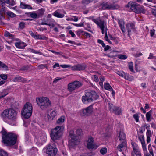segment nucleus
I'll use <instances>...</instances> for the list:
<instances>
[{
  "label": "nucleus",
  "instance_id": "nucleus-1",
  "mask_svg": "<svg viewBox=\"0 0 156 156\" xmlns=\"http://www.w3.org/2000/svg\"><path fill=\"white\" fill-rule=\"evenodd\" d=\"M1 133L3 143L9 146L13 145L16 144L17 139V135L16 134L12 132L7 133L4 128L2 129Z\"/></svg>",
  "mask_w": 156,
  "mask_h": 156
},
{
  "label": "nucleus",
  "instance_id": "nucleus-2",
  "mask_svg": "<svg viewBox=\"0 0 156 156\" xmlns=\"http://www.w3.org/2000/svg\"><path fill=\"white\" fill-rule=\"evenodd\" d=\"M99 95L94 90H87L85 91V95L83 96L82 100L84 103L91 102L98 98Z\"/></svg>",
  "mask_w": 156,
  "mask_h": 156
},
{
  "label": "nucleus",
  "instance_id": "nucleus-3",
  "mask_svg": "<svg viewBox=\"0 0 156 156\" xmlns=\"http://www.w3.org/2000/svg\"><path fill=\"white\" fill-rule=\"evenodd\" d=\"M17 113L12 109H7L4 110L1 113V117L3 120L8 119L12 121L16 120Z\"/></svg>",
  "mask_w": 156,
  "mask_h": 156
},
{
  "label": "nucleus",
  "instance_id": "nucleus-4",
  "mask_svg": "<svg viewBox=\"0 0 156 156\" xmlns=\"http://www.w3.org/2000/svg\"><path fill=\"white\" fill-rule=\"evenodd\" d=\"M36 101L37 104L42 110H46L51 106V102L47 97H42L37 98Z\"/></svg>",
  "mask_w": 156,
  "mask_h": 156
},
{
  "label": "nucleus",
  "instance_id": "nucleus-5",
  "mask_svg": "<svg viewBox=\"0 0 156 156\" xmlns=\"http://www.w3.org/2000/svg\"><path fill=\"white\" fill-rule=\"evenodd\" d=\"M64 127L62 126H57L51 130L50 136L51 139L55 140L58 139L61 136Z\"/></svg>",
  "mask_w": 156,
  "mask_h": 156
},
{
  "label": "nucleus",
  "instance_id": "nucleus-6",
  "mask_svg": "<svg viewBox=\"0 0 156 156\" xmlns=\"http://www.w3.org/2000/svg\"><path fill=\"white\" fill-rule=\"evenodd\" d=\"M32 105L30 103H27L21 111L22 115L26 119L29 118L32 115Z\"/></svg>",
  "mask_w": 156,
  "mask_h": 156
},
{
  "label": "nucleus",
  "instance_id": "nucleus-7",
  "mask_svg": "<svg viewBox=\"0 0 156 156\" xmlns=\"http://www.w3.org/2000/svg\"><path fill=\"white\" fill-rule=\"evenodd\" d=\"M78 140V136L74 134V131L73 130H70L69 131V145L73 146L78 144L79 143Z\"/></svg>",
  "mask_w": 156,
  "mask_h": 156
},
{
  "label": "nucleus",
  "instance_id": "nucleus-8",
  "mask_svg": "<svg viewBox=\"0 0 156 156\" xmlns=\"http://www.w3.org/2000/svg\"><path fill=\"white\" fill-rule=\"evenodd\" d=\"M83 85L82 83L77 80L69 83L68 85L67 89L69 92H72L81 87Z\"/></svg>",
  "mask_w": 156,
  "mask_h": 156
},
{
  "label": "nucleus",
  "instance_id": "nucleus-9",
  "mask_svg": "<svg viewBox=\"0 0 156 156\" xmlns=\"http://www.w3.org/2000/svg\"><path fill=\"white\" fill-rule=\"evenodd\" d=\"M57 152V149L55 145L50 144L48 146L46 153L48 156H55Z\"/></svg>",
  "mask_w": 156,
  "mask_h": 156
},
{
  "label": "nucleus",
  "instance_id": "nucleus-10",
  "mask_svg": "<svg viewBox=\"0 0 156 156\" xmlns=\"http://www.w3.org/2000/svg\"><path fill=\"white\" fill-rule=\"evenodd\" d=\"M101 6L103 10H113L119 8V6L117 4H109L108 3H102L101 5Z\"/></svg>",
  "mask_w": 156,
  "mask_h": 156
},
{
  "label": "nucleus",
  "instance_id": "nucleus-11",
  "mask_svg": "<svg viewBox=\"0 0 156 156\" xmlns=\"http://www.w3.org/2000/svg\"><path fill=\"white\" fill-rule=\"evenodd\" d=\"M94 22L99 27L101 30L103 34L105 33V31H107L106 23L103 20H93Z\"/></svg>",
  "mask_w": 156,
  "mask_h": 156
},
{
  "label": "nucleus",
  "instance_id": "nucleus-12",
  "mask_svg": "<svg viewBox=\"0 0 156 156\" xmlns=\"http://www.w3.org/2000/svg\"><path fill=\"white\" fill-rule=\"evenodd\" d=\"M109 108L111 112L115 114L119 115L121 114V109L112 104L109 103Z\"/></svg>",
  "mask_w": 156,
  "mask_h": 156
},
{
  "label": "nucleus",
  "instance_id": "nucleus-13",
  "mask_svg": "<svg viewBox=\"0 0 156 156\" xmlns=\"http://www.w3.org/2000/svg\"><path fill=\"white\" fill-rule=\"evenodd\" d=\"M94 139L92 137L90 136L89 137L87 145V147L88 149L91 150L96 149L98 147V146L94 144Z\"/></svg>",
  "mask_w": 156,
  "mask_h": 156
},
{
  "label": "nucleus",
  "instance_id": "nucleus-14",
  "mask_svg": "<svg viewBox=\"0 0 156 156\" xmlns=\"http://www.w3.org/2000/svg\"><path fill=\"white\" fill-rule=\"evenodd\" d=\"M126 26L128 32V35L130 37L132 30L135 31L136 30L135 24L133 23H128L126 25Z\"/></svg>",
  "mask_w": 156,
  "mask_h": 156
},
{
  "label": "nucleus",
  "instance_id": "nucleus-15",
  "mask_svg": "<svg viewBox=\"0 0 156 156\" xmlns=\"http://www.w3.org/2000/svg\"><path fill=\"white\" fill-rule=\"evenodd\" d=\"M138 5L135 2H130L127 4L126 7L136 13Z\"/></svg>",
  "mask_w": 156,
  "mask_h": 156
},
{
  "label": "nucleus",
  "instance_id": "nucleus-16",
  "mask_svg": "<svg viewBox=\"0 0 156 156\" xmlns=\"http://www.w3.org/2000/svg\"><path fill=\"white\" fill-rule=\"evenodd\" d=\"M93 111V105H91L83 109V112L84 115L87 116L91 114Z\"/></svg>",
  "mask_w": 156,
  "mask_h": 156
},
{
  "label": "nucleus",
  "instance_id": "nucleus-17",
  "mask_svg": "<svg viewBox=\"0 0 156 156\" xmlns=\"http://www.w3.org/2000/svg\"><path fill=\"white\" fill-rule=\"evenodd\" d=\"M14 82H22L23 83L27 82V81L26 79L22 77L19 75H17L15 77L13 80Z\"/></svg>",
  "mask_w": 156,
  "mask_h": 156
},
{
  "label": "nucleus",
  "instance_id": "nucleus-18",
  "mask_svg": "<svg viewBox=\"0 0 156 156\" xmlns=\"http://www.w3.org/2000/svg\"><path fill=\"white\" fill-rule=\"evenodd\" d=\"M117 73L121 76L124 77L125 79L130 80L131 79L132 77L129 75L127 73H125L123 72H121L118 71L117 72Z\"/></svg>",
  "mask_w": 156,
  "mask_h": 156
},
{
  "label": "nucleus",
  "instance_id": "nucleus-19",
  "mask_svg": "<svg viewBox=\"0 0 156 156\" xmlns=\"http://www.w3.org/2000/svg\"><path fill=\"white\" fill-rule=\"evenodd\" d=\"M86 67V65L85 64H78L75 65L73 66V68L74 69L81 71L84 70Z\"/></svg>",
  "mask_w": 156,
  "mask_h": 156
},
{
  "label": "nucleus",
  "instance_id": "nucleus-20",
  "mask_svg": "<svg viewBox=\"0 0 156 156\" xmlns=\"http://www.w3.org/2000/svg\"><path fill=\"white\" fill-rule=\"evenodd\" d=\"M146 11V10L143 6L140 5L138 4L136 13H142L144 14L145 13Z\"/></svg>",
  "mask_w": 156,
  "mask_h": 156
},
{
  "label": "nucleus",
  "instance_id": "nucleus-21",
  "mask_svg": "<svg viewBox=\"0 0 156 156\" xmlns=\"http://www.w3.org/2000/svg\"><path fill=\"white\" fill-rule=\"evenodd\" d=\"M15 45L17 48L23 49L26 46V44L24 42L20 41L16 42Z\"/></svg>",
  "mask_w": 156,
  "mask_h": 156
},
{
  "label": "nucleus",
  "instance_id": "nucleus-22",
  "mask_svg": "<svg viewBox=\"0 0 156 156\" xmlns=\"http://www.w3.org/2000/svg\"><path fill=\"white\" fill-rule=\"evenodd\" d=\"M20 7L22 9H32L33 8L30 5L21 2L20 3Z\"/></svg>",
  "mask_w": 156,
  "mask_h": 156
},
{
  "label": "nucleus",
  "instance_id": "nucleus-23",
  "mask_svg": "<svg viewBox=\"0 0 156 156\" xmlns=\"http://www.w3.org/2000/svg\"><path fill=\"white\" fill-rule=\"evenodd\" d=\"M119 24L120 26L121 29L123 33H124L125 31V28H124V24L125 23L123 20H119Z\"/></svg>",
  "mask_w": 156,
  "mask_h": 156
},
{
  "label": "nucleus",
  "instance_id": "nucleus-24",
  "mask_svg": "<svg viewBox=\"0 0 156 156\" xmlns=\"http://www.w3.org/2000/svg\"><path fill=\"white\" fill-rule=\"evenodd\" d=\"M8 94V89H4L2 92H0V99L7 95Z\"/></svg>",
  "mask_w": 156,
  "mask_h": 156
},
{
  "label": "nucleus",
  "instance_id": "nucleus-25",
  "mask_svg": "<svg viewBox=\"0 0 156 156\" xmlns=\"http://www.w3.org/2000/svg\"><path fill=\"white\" fill-rule=\"evenodd\" d=\"M119 137L120 140H123L124 141H125V140L126 138L125 135L121 131H120L119 133Z\"/></svg>",
  "mask_w": 156,
  "mask_h": 156
},
{
  "label": "nucleus",
  "instance_id": "nucleus-26",
  "mask_svg": "<svg viewBox=\"0 0 156 156\" xmlns=\"http://www.w3.org/2000/svg\"><path fill=\"white\" fill-rule=\"evenodd\" d=\"M155 148V147L154 146H152L151 147L150 144H149L148 146V149L150 154H151L152 156H154V154L153 153V149Z\"/></svg>",
  "mask_w": 156,
  "mask_h": 156
},
{
  "label": "nucleus",
  "instance_id": "nucleus-27",
  "mask_svg": "<svg viewBox=\"0 0 156 156\" xmlns=\"http://www.w3.org/2000/svg\"><path fill=\"white\" fill-rule=\"evenodd\" d=\"M152 112V111L151 109L146 114V119L148 122H150L151 120V117Z\"/></svg>",
  "mask_w": 156,
  "mask_h": 156
},
{
  "label": "nucleus",
  "instance_id": "nucleus-28",
  "mask_svg": "<svg viewBox=\"0 0 156 156\" xmlns=\"http://www.w3.org/2000/svg\"><path fill=\"white\" fill-rule=\"evenodd\" d=\"M38 18L43 15L44 12V10L43 9H41L36 12Z\"/></svg>",
  "mask_w": 156,
  "mask_h": 156
},
{
  "label": "nucleus",
  "instance_id": "nucleus-29",
  "mask_svg": "<svg viewBox=\"0 0 156 156\" xmlns=\"http://www.w3.org/2000/svg\"><path fill=\"white\" fill-rule=\"evenodd\" d=\"M126 145L125 141H123L122 143L117 147V149L119 150V151L121 152L122 150L121 149L123 148Z\"/></svg>",
  "mask_w": 156,
  "mask_h": 156
},
{
  "label": "nucleus",
  "instance_id": "nucleus-30",
  "mask_svg": "<svg viewBox=\"0 0 156 156\" xmlns=\"http://www.w3.org/2000/svg\"><path fill=\"white\" fill-rule=\"evenodd\" d=\"M65 120V116H61L57 121L56 123L58 124H60L63 123Z\"/></svg>",
  "mask_w": 156,
  "mask_h": 156
},
{
  "label": "nucleus",
  "instance_id": "nucleus-31",
  "mask_svg": "<svg viewBox=\"0 0 156 156\" xmlns=\"http://www.w3.org/2000/svg\"><path fill=\"white\" fill-rule=\"evenodd\" d=\"M6 14L8 17L13 18L16 16V15L11 11L7 12Z\"/></svg>",
  "mask_w": 156,
  "mask_h": 156
},
{
  "label": "nucleus",
  "instance_id": "nucleus-32",
  "mask_svg": "<svg viewBox=\"0 0 156 156\" xmlns=\"http://www.w3.org/2000/svg\"><path fill=\"white\" fill-rule=\"evenodd\" d=\"M30 14V17L33 19L38 18L36 12H31L29 13Z\"/></svg>",
  "mask_w": 156,
  "mask_h": 156
},
{
  "label": "nucleus",
  "instance_id": "nucleus-33",
  "mask_svg": "<svg viewBox=\"0 0 156 156\" xmlns=\"http://www.w3.org/2000/svg\"><path fill=\"white\" fill-rule=\"evenodd\" d=\"M54 15L56 17L59 18H62L64 16L63 14H61L58 11H56L54 12Z\"/></svg>",
  "mask_w": 156,
  "mask_h": 156
},
{
  "label": "nucleus",
  "instance_id": "nucleus-34",
  "mask_svg": "<svg viewBox=\"0 0 156 156\" xmlns=\"http://www.w3.org/2000/svg\"><path fill=\"white\" fill-rule=\"evenodd\" d=\"M104 87L105 89L109 91H110L111 89H112V88L110 85L108 83H105Z\"/></svg>",
  "mask_w": 156,
  "mask_h": 156
},
{
  "label": "nucleus",
  "instance_id": "nucleus-35",
  "mask_svg": "<svg viewBox=\"0 0 156 156\" xmlns=\"http://www.w3.org/2000/svg\"><path fill=\"white\" fill-rule=\"evenodd\" d=\"M131 144L133 148V151L139 149L138 146L136 143L132 142Z\"/></svg>",
  "mask_w": 156,
  "mask_h": 156
},
{
  "label": "nucleus",
  "instance_id": "nucleus-36",
  "mask_svg": "<svg viewBox=\"0 0 156 156\" xmlns=\"http://www.w3.org/2000/svg\"><path fill=\"white\" fill-rule=\"evenodd\" d=\"M5 2L11 6H13L15 4V2L13 0H6Z\"/></svg>",
  "mask_w": 156,
  "mask_h": 156
},
{
  "label": "nucleus",
  "instance_id": "nucleus-37",
  "mask_svg": "<svg viewBox=\"0 0 156 156\" xmlns=\"http://www.w3.org/2000/svg\"><path fill=\"white\" fill-rule=\"evenodd\" d=\"M1 67L4 68L5 70H8V68L7 66L0 61V68Z\"/></svg>",
  "mask_w": 156,
  "mask_h": 156
},
{
  "label": "nucleus",
  "instance_id": "nucleus-38",
  "mask_svg": "<svg viewBox=\"0 0 156 156\" xmlns=\"http://www.w3.org/2000/svg\"><path fill=\"white\" fill-rule=\"evenodd\" d=\"M57 115L56 112L54 110L52 111L48 115V116L51 118H53Z\"/></svg>",
  "mask_w": 156,
  "mask_h": 156
},
{
  "label": "nucleus",
  "instance_id": "nucleus-39",
  "mask_svg": "<svg viewBox=\"0 0 156 156\" xmlns=\"http://www.w3.org/2000/svg\"><path fill=\"white\" fill-rule=\"evenodd\" d=\"M0 156H8L7 153L2 149L0 150Z\"/></svg>",
  "mask_w": 156,
  "mask_h": 156
},
{
  "label": "nucleus",
  "instance_id": "nucleus-40",
  "mask_svg": "<svg viewBox=\"0 0 156 156\" xmlns=\"http://www.w3.org/2000/svg\"><path fill=\"white\" fill-rule=\"evenodd\" d=\"M129 69L130 71L132 72H134V70L133 68V63L132 62H129L128 64Z\"/></svg>",
  "mask_w": 156,
  "mask_h": 156
},
{
  "label": "nucleus",
  "instance_id": "nucleus-41",
  "mask_svg": "<svg viewBox=\"0 0 156 156\" xmlns=\"http://www.w3.org/2000/svg\"><path fill=\"white\" fill-rule=\"evenodd\" d=\"M127 56L125 55L120 54L118 55V58L120 59H126L127 58Z\"/></svg>",
  "mask_w": 156,
  "mask_h": 156
},
{
  "label": "nucleus",
  "instance_id": "nucleus-42",
  "mask_svg": "<svg viewBox=\"0 0 156 156\" xmlns=\"http://www.w3.org/2000/svg\"><path fill=\"white\" fill-rule=\"evenodd\" d=\"M133 152L134 153L136 156H142L141 154L139 149L133 151Z\"/></svg>",
  "mask_w": 156,
  "mask_h": 156
},
{
  "label": "nucleus",
  "instance_id": "nucleus-43",
  "mask_svg": "<svg viewBox=\"0 0 156 156\" xmlns=\"http://www.w3.org/2000/svg\"><path fill=\"white\" fill-rule=\"evenodd\" d=\"M41 24V25H49L50 26L51 28L55 26V24L52 23H47L44 22H42Z\"/></svg>",
  "mask_w": 156,
  "mask_h": 156
},
{
  "label": "nucleus",
  "instance_id": "nucleus-44",
  "mask_svg": "<svg viewBox=\"0 0 156 156\" xmlns=\"http://www.w3.org/2000/svg\"><path fill=\"white\" fill-rule=\"evenodd\" d=\"M0 77L3 80H5L7 79L8 76L6 74H0Z\"/></svg>",
  "mask_w": 156,
  "mask_h": 156
},
{
  "label": "nucleus",
  "instance_id": "nucleus-45",
  "mask_svg": "<svg viewBox=\"0 0 156 156\" xmlns=\"http://www.w3.org/2000/svg\"><path fill=\"white\" fill-rule=\"evenodd\" d=\"M107 152V149L106 148H103L101 149L100 150V153L102 154H105Z\"/></svg>",
  "mask_w": 156,
  "mask_h": 156
},
{
  "label": "nucleus",
  "instance_id": "nucleus-46",
  "mask_svg": "<svg viewBox=\"0 0 156 156\" xmlns=\"http://www.w3.org/2000/svg\"><path fill=\"white\" fill-rule=\"evenodd\" d=\"M93 154V152H91L90 153L82 154L80 155V156H92Z\"/></svg>",
  "mask_w": 156,
  "mask_h": 156
},
{
  "label": "nucleus",
  "instance_id": "nucleus-47",
  "mask_svg": "<svg viewBox=\"0 0 156 156\" xmlns=\"http://www.w3.org/2000/svg\"><path fill=\"white\" fill-rule=\"evenodd\" d=\"M4 36L9 37H12L13 35L12 34L7 31H5L4 33Z\"/></svg>",
  "mask_w": 156,
  "mask_h": 156
},
{
  "label": "nucleus",
  "instance_id": "nucleus-48",
  "mask_svg": "<svg viewBox=\"0 0 156 156\" xmlns=\"http://www.w3.org/2000/svg\"><path fill=\"white\" fill-rule=\"evenodd\" d=\"M133 117L136 121V122H138L139 121V116L137 114H136L133 115Z\"/></svg>",
  "mask_w": 156,
  "mask_h": 156
},
{
  "label": "nucleus",
  "instance_id": "nucleus-49",
  "mask_svg": "<svg viewBox=\"0 0 156 156\" xmlns=\"http://www.w3.org/2000/svg\"><path fill=\"white\" fill-rule=\"evenodd\" d=\"M138 138L141 141V143L145 142L144 140V136L143 135H141L140 136L138 137Z\"/></svg>",
  "mask_w": 156,
  "mask_h": 156
},
{
  "label": "nucleus",
  "instance_id": "nucleus-50",
  "mask_svg": "<svg viewBox=\"0 0 156 156\" xmlns=\"http://www.w3.org/2000/svg\"><path fill=\"white\" fill-rule=\"evenodd\" d=\"M25 27V23L23 22L20 23L19 27L21 29H23Z\"/></svg>",
  "mask_w": 156,
  "mask_h": 156
},
{
  "label": "nucleus",
  "instance_id": "nucleus-51",
  "mask_svg": "<svg viewBox=\"0 0 156 156\" xmlns=\"http://www.w3.org/2000/svg\"><path fill=\"white\" fill-rule=\"evenodd\" d=\"M68 42L69 43L73 44L74 45H77L78 46H80V45H81V44L80 43H76L75 41H71V40H69L68 41Z\"/></svg>",
  "mask_w": 156,
  "mask_h": 156
},
{
  "label": "nucleus",
  "instance_id": "nucleus-52",
  "mask_svg": "<svg viewBox=\"0 0 156 156\" xmlns=\"http://www.w3.org/2000/svg\"><path fill=\"white\" fill-rule=\"evenodd\" d=\"M38 67L39 69H43L44 68H46L47 69H48V67L46 64H41L38 66Z\"/></svg>",
  "mask_w": 156,
  "mask_h": 156
},
{
  "label": "nucleus",
  "instance_id": "nucleus-53",
  "mask_svg": "<svg viewBox=\"0 0 156 156\" xmlns=\"http://www.w3.org/2000/svg\"><path fill=\"white\" fill-rule=\"evenodd\" d=\"M93 80L95 82H97L99 80L98 77L96 75H94L93 76Z\"/></svg>",
  "mask_w": 156,
  "mask_h": 156
},
{
  "label": "nucleus",
  "instance_id": "nucleus-54",
  "mask_svg": "<svg viewBox=\"0 0 156 156\" xmlns=\"http://www.w3.org/2000/svg\"><path fill=\"white\" fill-rule=\"evenodd\" d=\"M140 133L142 134L144 131L145 130L144 126H142L139 128Z\"/></svg>",
  "mask_w": 156,
  "mask_h": 156
},
{
  "label": "nucleus",
  "instance_id": "nucleus-55",
  "mask_svg": "<svg viewBox=\"0 0 156 156\" xmlns=\"http://www.w3.org/2000/svg\"><path fill=\"white\" fill-rule=\"evenodd\" d=\"M141 143L142 145V147L143 151H146L147 150L145 142H143Z\"/></svg>",
  "mask_w": 156,
  "mask_h": 156
},
{
  "label": "nucleus",
  "instance_id": "nucleus-56",
  "mask_svg": "<svg viewBox=\"0 0 156 156\" xmlns=\"http://www.w3.org/2000/svg\"><path fill=\"white\" fill-rule=\"evenodd\" d=\"M28 50L29 51H30L31 52L33 53L36 54H39L40 53V52L38 51H35L34 50L30 48H29L28 49Z\"/></svg>",
  "mask_w": 156,
  "mask_h": 156
},
{
  "label": "nucleus",
  "instance_id": "nucleus-57",
  "mask_svg": "<svg viewBox=\"0 0 156 156\" xmlns=\"http://www.w3.org/2000/svg\"><path fill=\"white\" fill-rule=\"evenodd\" d=\"M92 2L91 0H83L82 3L84 4H87Z\"/></svg>",
  "mask_w": 156,
  "mask_h": 156
},
{
  "label": "nucleus",
  "instance_id": "nucleus-58",
  "mask_svg": "<svg viewBox=\"0 0 156 156\" xmlns=\"http://www.w3.org/2000/svg\"><path fill=\"white\" fill-rule=\"evenodd\" d=\"M98 42L100 44H101L103 47L105 46V44H104L103 41L100 39H98Z\"/></svg>",
  "mask_w": 156,
  "mask_h": 156
},
{
  "label": "nucleus",
  "instance_id": "nucleus-59",
  "mask_svg": "<svg viewBox=\"0 0 156 156\" xmlns=\"http://www.w3.org/2000/svg\"><path fill=\"white\" fill-rule=\"evenodd\" d=\"M151 12L153 15L156 16V7H154V8L152 9Z\"/></svg>",
  "mask_w": 156,
  "mask_h": 156
},
{
  "label": "nucleus",
  "instance_id": "nucleus-60",
  "mask_svg": "<svg viewBox=\"0 0 156 156\" xmlns=\"http://www.w3.org/2000/svg\"><path fill=\"white\" fill-rule=\"evenodd\" d=\"M82 130L80 129H78L76 130V134L78 135L79 136L80 135L81 133H82Z\"/></svg>",
  "mask_w": 156,
  "mask_h": 156
},
{
  "label": "nucleus",
  "instance_id": "nucleus-61",
  "mask_svg": "<svg viewBox=\"0 0 156 156\" xmlns=\"http://www.w3.org/2000/svg\"><path fill=\"white\" fill-rule=\"evenodd\" d=\"M156 58V57L155 56H153L152 55V54L151 53H150V54L149 56L148 57V59H155Z\"/></svg>",
  "mask_w": 156,
  "mask_h": 156
},
{
  "label": "nucleus",
  "instance_id": "nucleus-62",
  "mask_svg": "<svg viewBox=\"0 0 156 156\" xmlns=\"http://www.w3.org/2000/svg\"><path fill=\"white\" fill-rule=\"evenodd\" d=\"M82 34L84 35L85 36H86L87 37H90V34L89 33H88L86 32H83V34Z\"/></svg>",
  "mask_w": 156,
  "mask_h": 156
},
{
  "label": "nucleus",
  "instance_id": "nucleus-63",
  "mask_svg": "<svg viewBox=\"0 0 156 156\" xmlns=\"http://www.w3.org/2000/svg\"><path fill=\"white\" fill-rule=\"evenodd\" d=\"M147 136H151V131L150 130H147L146 133Z\"/></svg>",
  "mask_w": 156,
  "mask_h": 156
},
{
  "label": "nucleus",
  "instance_id": "nucleus-64",
  "mask_svg": "<svg viewBox=\"0 0 156 156\" xmlns=\"http://www.w3.org/2000/svg\"><path fill=\"white\" fill-rule=\"evenodd\" d=\"M144 156H151L150 154L147 152V150L146 151H144Z\"/></svg>",
  "mask_w": 156,
  "mask_h": 156
}]
</instances>
